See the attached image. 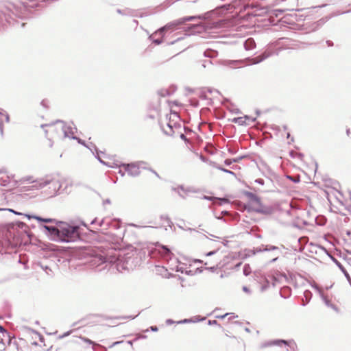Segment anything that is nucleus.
I'll return each mask as SVG.
<instances>
[{
  "mask_svg": "<svg viewBox=\"0 0 351 351\" xmlns=\"http://www.w3.org/2000/svg\"><path fill=\"white\" fill-rule=\"evenodd\" d=\"M141 168L144 169H147V165H141L140 166V169H141Z\"/></svg>",
  "mask_w": 351,
  "mask_h": 351,
  "instance_id": "60",
  "label": "nucleus"
},
{
  "mask_svg": "<svg viewBox=\"0 0 351 351\" xmlns=\"http://www.w3.org/2000/svg\"><path fill=\"white\" fill-rule=\"evenodd\" d=\"M160 128L163 132L168 136H174L178 130H182L180 123V117L176 112H171L165 118V123H160Z\"/></svg>",
  "mask_w": 351,
  "mask_h": 351,
  "instance_id": "4",
  "label": "nucleus"
},
{
  "mask_svg": "<svg viewBox=\"0 0 351 351\" xmlns=\"http://www.w3.org/2000/svg\"><path fill=\"white\" fill-rule=\"evenodd\" d=\"M176 135H180V138L182 139V140H186V136L183 133L181 132V130H178L176 132Z\"/></svg>",
  "mask_w": 351,
  "mask_h": 351,
  "instance_id": "39",
  "label": "nucleus"
},
{
  "mask_svg": "<svg viewBox=\"0 0 351 351\" xmlns=\"http://www.w3.org/2000/svg\"><path fill=\"white\" fill-rule=\"evenodd\" d=\"M199 97H200L201 98H204V99H205V98H206V97H207L205 92H202V93H200Z\"/></svg>",
  "mask_w": 351,
  "mask_h": 351,
  "instance_id": "48",
  "label": "nucleus"
},
{
  "mask_svg": "<svg viewBox=\"0 0 351 351\" xmlns=\"http://www.w3.org/2000/svg\"><path fill=\"white\" fill-rule=\"evenodd\" d=\"M151 328V330H152V331H154V332H156V331H157V330H158V328H157L156 326H151V328Z\"/></svg>",
  "mask_w": 351,
  "mask_h": 351,
  "instance_id": "57",
  "label": "nucleus"
},
{
  "mask_svg": "<svg viewBox=\"0 0 351 351\" xmlns=\"http://www.w3.org/2000/svg\"><path fill=\"white\" fill-rule=\"evenodd\" d=\"M196 19H201L200 16H185L180 19H178L177 20L173 21L169 23H167L164 27L160 28L158 32H156L155 34H156L158 32L160 34H162L163 32L168 30V29H173L175 27H176L178 25H182L186 21H193Z\"/></svg>",
  "mask_w": 351,
  "mask_h": 351,
  "instance_id": "7",
  "label": "nucleus"
},
{
  "mask_svg": "<svg viewBox=\"0 0 351 351\" xmlns=\"http://www.w3.org/2000/svg\"><path fill=\"white\" fill-rule=\"evenodd\" d=\"M5 173H6V171L5 170V171L2 174H0V184L3 186H8L10 185L11 186H14L15 185V184L14 183L13 184H11L12 182H14V181H12V178H10L7 174H5Z\"/></svg>",
  "mask_w": 351,
  "mask_h": 351,
  "instance_id": "16",
  "label": "nucleus"
},
{
  "mask_svg": "<svg viewBox=\"0 0 351 351\" xmlns=\"http://www.w3.org/2000/svg\"><path fill=\"white\" fill-rule=\"evenodd\" d=\"M334 261L335 262L338 267L341 269V271L343 273L348 281L351 284V278L348 271H346V269H345V267L337 260L334 258Z\"/></svg>",
  "mask_w": 351,
  "mask_h": 351,
  "instance_id": "21",
  "label": "nucleus"
},
{
  "mask_svg": "<svg viewBox=\"0 0 351 351\" xmlns=\"http://www.w3.org/2000/svg\"><path fill=\"white\" fill-rule=\"evenodd\" d=\"M243 291L246 292V293H250V289L247 287H243Z\"/></svg>",
  "mask_w": 351,
  "mask_h": 351,
  "instance_id": "51",
  "label": "nucleus"
},
{
  "mask_svg": "<svg viewBox=\"0 0 351 351\" xmlns=\"http://www.w3.org/2000/svg\"><path fill=\"white\" fill-rule=\"evenodd\" d=\"M141 165H147L145 161H137L130 164H122L121 167H123L125 171L132 177H136L140 175V166Z\"/></svg>",
  "mask_w": 351,
  "mask_h": 351,
  "instance_id": "9",
  "label": "nucleus"
},
{
  "mask_svg": "<svg viewBox=\"0 0 351 351\" xmlns=\"http://www.w3.org/2000/svg\"><path fill=\"white\" fill-rule=\"evenodd\" d=\"M228 315H229V313H226V314H224L223 315H220V316L217 315V316H216V317L217 318L223 319L224 317H226Z\"/></svg>",
  "mask_w": 351,
  "mask_h": 351,
  "instance_id": "47",
  "label": "nucleus"
},
{
  "mask_svg": "<svg viewBox=\"0 0 351 351\" xmlns=\"http://www.w3.org/2000/svg\"><path fill=\"white\" fill-rule=\"evenodd\" d=\"M90 145H91V147L87 146V147H88V149H90V150L93 154H94V152H93V148H94L95 151V152H96V153H97V155H98V151H97V147H96L95 145H92V144H90ZM96 157H97V158L98 159V160H99L101 163H103V164H104V165H106L109 166L107 163H106L105 162H104V161L100 158V157H99V156H97Z\"/></svg>",
  "mask_w": 351,
  "mask_h": 351,
  "instance_id": "26",
  "label": "nucleus"
},
{
  "mask_svg": "<svg viewBox=\"0 0 351 351\" xmlns=\"http://www.w3.org/2000/svg\"><path fill=\"white\" fill-rule=\"evenodd\" d=\"M43 269L46 272L47 275L51 274V269L47 266H42Z\"/></svg>",
  "mask_w": 351,
  "mask_h": 351,
  "instance_id": "36",
  "label": "nucleus"
},
{
  "mask_svg": "<svg viewBox=\"0 0 351 351\" xmlns=\"http://www.w3.org/2000/svg\"><path fill=\"white\" fill-rule=\"evenodd\" d=\"M304 296L306 298V302H308L311 298L312 293L310 291L306 290L304 292Z\"/></svg>",
  "mask_w": 351,
  "mask_h": 351,
  "instance_id": "33",
  "label": "nucleus"
},
{
  "mask_svg": "<svg viewBox=\"0 0 351 351\" xmlns=\"http://www.w3.org/2000/svg\"><path fill=\"white\" fill-rule=\"evenodd\" d=\"M322 300L324 302V304L329 308H332L336 312L339 311L338 308L333 304L331 303V302L324 295H322Z\"/></svg>",
  "mask_w": 351,
  "mask_h": 351,
  "instance_id": "23",
  "label": "nucleus"
},
{
  "mask_svg": "<svg viewBox=\"0 0 351 351\" xmlns=\"http://www.w3.org/2000/svg\"><path fill=\"white\" fill-rule=\"evenodd\" d=\"M204 55L205 57H215L217 56V53L215 51L213 50H206L204 51Z\"/></svg>",
  "mask_w": 351,
  "mask_h": 351,
  "instance_id": "31",
  "label": "nucleus"
},
{
  "mask_svg": "<svg viewBox=\"0 0 351 351\" xmlns=\"http://www.w3.org/2000/svg\"><path fill=\"white\" fill-rule=\"evenodd\" d=\"M3 116L5 117V122L8 123L10 121L9 114L5 110L0 109V133L2 136L3 135V124L1 117Z\"/></svg>",
  "mask_w": 351,
  "mask_h": 351,
  "instance_id": "17",
  "label": "nucleus"
},
{
  "mask_svg": "<svg viewBox=\"0 0 351 351\" xmlns=\"http://www.w3.org/2000/svg\"><path fill=\"white\" fill-rule=\"evenodd\" d=\"M280 294L282 298H288L291 295V289L288 287H285L281 289Z\"/></svg>",
  "mask_w": 351,
  "mask_h": 351,
  "instance_id": "24",
  "label": "nucleus"
},
{
  "mask_svg": "<svg viewBox=\"0 0 351 351\" xmlns=\"http://www.w3.org/2000/svg\"><path fill=\"white\" fill-rule=\"evenodd\" d=\"M243 272V274L246 276H249L251 274L252 270H251V267H250V265L245 264L244 265Z\"/></svg>",
  "mask_w": 351,
  "mask_h": 351,
  "instance_id": "30",
  "label": "nucleus"
},
{
  "mask_svg": "<svg viewBox=\"0 0 351 351\" xmlns=\"http://www.w3.org/2000/svg\"><path fill=\"white\" fill-rule=\"evenodd\" d=\"M214 167L217 168V169L220 170V171H222L225 173H227L228 174H230V175H233V176H235V173L234 172L230 171V170H228V169H226L223 167H220L219 165H214Z\"/></svg>",
  "mask_w": 351,
  "mask_h": 351,
  "instance_id": "29",
  "label": "nucleus"
},
{
  "mask_svg": "<svg viewBox=\"0 0 351 351\" xmlns=\"http://www.w3.org/2000/svg\"><path fill=\"white\" fill-rule=\"evenodd\" d=\"M82 340L85 343H88V344L93 345V346L97 345L94 341H93L92 340H90L86 337H82Z\"/></svg>",
  "mask_w": 351,
  "mask_h": 351,
  "instance_id": "35",
  "label": "nucleus"
},
{
  "mask_svg": "<svg viewBox=\"0 0 351 351\" xmlns=\"http://www.w3.org/2000/svg\"><path fill=\"white\" fill-rule=\"evenodd\" d=\"M203 198L205 199H208V200H211L212 199L211 197H208V196H204Z\"/></svg>",
  "mask_w": 351,
  "mask_h": 351,
  "instance_id": "62",
  "label": "nucleus"
},
{
  "mask_svg": "<svg viewBox=\"0 0 351 351\" xmlns=\"http://www.w3.org/2000/svg\"><path fill=\"white\" fill-rule=\"evenodd\" d=\"M11 342V336L10 333L0 326V350L4 349L6 344Z\"/></svg>",
  "mask_w": 351,
  "mask_h": 351,
  "instance_id": "11",
  "label": "nucleus"
},
{
  "mask_svg": "<svg viewBox=\"0 0 351 351\" xmlns=\"http://www.w3.org/2000/svg\"><path fill=\"white\" fill-rule=\"evenodd\" d=\"M17 226L19 228L23 229L24 230H25V229L27 227V225L23 222H19Z\"/></svg>",
  "mask_w": 351,
  "mask_h": 351,
  "instance_id": "37",
  "label": "nucleus"
},
{
  "mask_svg": "<svg viewBox=\"0 0 351 351\" xmlns=\"http://www.w3.org/2000/svg\"><path fill=\"white\" fill-rule=\"evenodd\" d=\"M59 221H60L55 222L56 226H54L47 225L43 226V228H45L47 231L49 235L54 241H57L58 237L59 235Z\"/></svg>",
  "mask_w": 351,
  "mask_h": 351,
  "instance_id": "13",
  "label": "nucleus"
},
{
  "mask_svg": "<svg viewBox=\"0 0 351 351\" xmlns=\"http://www.w3.org/2000/svg\"><path fill=\"white\" fill-rule=\"evenodd\" d=\"M317 223L319 226H323L326 223V219L324 217H322L320 221H318V219H316Z\"/></svg>",
  "mask_w": 351,
  "mask_h": 351,
  "instance_id": "38",
  "label": "nucleus"
},
{
  "mask_svg": "<svg viewBox=\"0 0 351 351\" xmlns=\"http://www.w3.org/2000/svg\"><path fill=\"white\" fill-rule=\"evenodd\" d=\"M267 251L277 252V253H276L277 256L276 258H273L272 262H274L277 260L278 255L280 253V250L279 247L277 246L271 245H262L261 247H256L254 250L253 254H255L256 253H258V252H267Z\"/></svg>",
  "mask_w": 351,
  "mask_h": 351,
  "instance_id": "12",
  "label": "nucleus"
},
{
  "mask_svg": "<svg viewBox=\"0 0 351 351\" xmlns=\"http://www.w3.org/2000/svg\"><path fill=\"white\" fill-rule=\"evenodd\" d=\"M104 204H110V200L109 199H107L104 200Z\"/></svg>",
  "mask_w": 351,
  "mask_h": 351,
  "instance_id": "61",
  "label": "nucleus"
},
{
  "mask_svg": "<svg viewBox=\"0 0 351 351\" xmlns=\"http://www.w3.org/2000/svg\"><path fill=\"white\" fill-rule=\"evenodd\" d=\"M23 6H16L12 3H0V27L6 24L14 25L15 18H22Z\"/></svg>",
  "mask_w": 351,
  "mask_h": 351,
  "instance_id": "1",
  "label": "nucleus"
},
{
  "mask_svg": "<svg viewBox=\"0 0 351 351\" xmlns=\"http://www.w3.org/2000/svg\"><path fill=\"white\" fill-rule=\"evenodd\" d=\"M99 226L109 227L110 228H111L112 230H117L118 232L117 233V235L119 239L123 238L124 233L125 232V229L121 228V221L119 219H114L112 220H108L106 219H103L99 223Z\"/></svg>",
  "mask_w": 351,
  "mask_h": 351,
  "instance_id": "6",
  "label": "nucleus"
},
{
  "mask_svg": "<svg viewBox=\"0 0 351 351\" xmlns=\"http://www.w3.org/2000/svg\"><path fill=\"white\" fill-rule=\"evenodd\" d=\"M216 324H217V321H215V320H213V321L209 320L208 321V324H210V325Z\"/></svg>",
  "mask_w": 351,
  "mask_h": 351,
  "instance_id": "55",
  "label": "nucleus"
},
{
  "mask_svg": "<svg viewBox=\"0 0 351 351\" xmlns=\"http://www.w3.org/2000/svg\"><path fill=\"white\" fill-rule=\"evenodd\" d=\"M246 120H250L251 121H254L256 120L255 118L250 119L248 116H245L243 117H237L232 119V122L239 124V125H243L246 124Z\"/></svg>",
  "mask_w": 351,
  "mask_h": 351,
  "instance_id": "18",
  "label": "nucleus"
},
{
  "mask_svg": "<svg viewBox=\"0 0 351 351\" xmlns=\"http://www.w3.org/2000/svg\"><path fill=\"white\" fill-rule=\"evenodd\" d=\"M282 345H285V346H289L293 351L295 350V349L297 347L295 343L293 340L287 341V340H283V339H276V340L267 341L264 343H262L259 346V348L261 349H263L267 347L273 346H276L280 347V346H282Z\"/></svg>",
  "mask_w": 351,
  "mask_h": 351,
  "instance_id": "8",
  "label": "nucleus"
},
{
  "mask_svg": "<svg viewBox=\"0 0 351 351\" xmlns=\"http://www.w3.org/2000/svg\"><path fill=\"white\" fill-rule=\"evenodd\" d=\"M326 44L328 47H332L333 46V43L331 41V40H327L326 41Z\"/></svg>",
  "mask_w": 351,
  "mask_h": 351,
  "instance_id": "49",
  "label": "nucleus"
},
{
  "mask_svg": "<svg viewBox=\"0 0 351 351\" xmlns=\"http://www.w3.org/2000/svg\"><path fill=\"white\" fill-rule=\"evenodd\" d=\"M76 140H77L78 143H80V144H82V145H85L84 143V141H83L82 140H81L80 138H78L76 137L75 138Z\"/></svg>",
  "mask_w": 351,
  "mask_h": 351,
  "instance_id": "54",
  "label": "nucleus"
},
{
  "mask_svg": "<svg viewBox=\"0 0 351 351\" xmlns=\"http://www.w3.org/2000/svg\"><path fill=\"white\" fill-rule=\"evenodd\" d=\"M176 271H178L182 274H184V273L186 274L187 271L186 270L185 265L184 263H182L180 261V263H178V269H176Z\"/></svg>",
  "mask_w": 351,
  "mask_h": 351,
  "instance_id": "27",
  "label": "nucleus"
},
{
  "mask_svg": "<svg viewBox=\"0 0 351 351\" xmlns=\"http://www.w3.org/2000/svg\"><path fill=\"white\" fill-rule=\"evenodd\" d=\"M229 315H230V317H229V319H231L232 318L237 317V315H234V313H229Z\"/></svg>",
  "mask_w": 351,
  "mask_h": 351,
  "instance_id": "56",
  "label": "nucleus"
},
{
  "mask_svg": "<svg viewBox=\"0 0 351 351\" xmlns=\"http://www.w3.org/2000/svg\"><path fill=\"white\" fill-rule=\"evenodd\" d=\"M255 47H256V43H255L254 40L252 38H249L244 42V47H245V50H247V51L252 50V49H254Z\"/></svg>",
  "mask_w": 351,
  "mask_h": 351,
  "instance_id": "19",
  "label": "nucleus"
},
{
  "mask_svg": "<svg viewBox=\"0 0 351 351\" xmlns=\"http://www.w3.org/2000/svg\"><path fill=\"white\" fill-rule=\"evenodd\" d=\"M269 287V282L266 280V284L261 287V291H265Z\"/></svg>",
  "mask_w": 351,
  "mask_h": 351,
  "instance_id": "41",
  "label": "nucleus"
},
{
  "mask_svg": "<svg viewBox=\"0 0 351 351\" xmlns=\"http://www.w3.org/2000/svg\"><path fill=\"white\" fill-rule=\"evenodd\" d=\"M191 29H193L191 30L192 33H199L200 32V29H203V27L200 24H196L191 25Z\"/></svg>",
  "mask_w": 351,
  "mask_h": 351,
  "instance_id": "28",
  "label": "nucleus"
},
{
  "mask_svg": "<svg viewBox=\"0 0 351 351\" xmlns=\"http://www.w3.org/2000/svg\"><path fill=\"white\" fill-rule=\"evenodd\" d=\"M5 171V168H1L0 169V174H2Z\"/></svg>",
  "mask_w": 351,
  "mask_h": 351,
  "instance_id": "63",
  "label": "nucleus"
},
{
  "mask_svg": "<svg viewBox=\"0 0 351 351\" xmlns=\"http://www.w3.org/2000/svg\"><path fill=\"white\" fill-rule=\"evenodd\" d=\"M42 128H48V129L45 130V133L46 136L51 140L50 137L49 136V133H59L60 131V124L57 123V121L55 123H50V124H43L41 125Z\"/></svg>",
  "mask_w": 351,
  "mask_h": 351,
  "instance_id": "14",
  "label": "nucleus"
},
{
  "mask_svg": "<svg viewBox=\"0 0 351 351\" xmlns=\"http://www.w3.org/2000/svg\"><path fill=\"white\" fill-rule=\"evenodd\" d=\"M80 239V228L64 221H59V235L57 241L74 242Z\"/></svg>",
  "mask_w": 351,
  "mask_h": 351,
  "instance_id": "3",
  "label": "nucleus"
},
{
  "mask_svg": "<svg viewBox=\"0 0 351 351\" xmlns=\"http://www.w3.org/2000/svg\"><path fill=\"white\" fill-rule=\"evenodd\" d=\"M288 178L289 179H291V180H293V182H298L300 181V179L298 178L296 179H293L291 176H288Z\"/></svg>",
  "mask_w": 351,
  "mask_h": 351,
  "instance_id": "50",
  "label": "nucleus"
},
{
  "mask_svg": "<svg viewBox=\"0 0 351 351\" xmlns=\"http://www.w3.org/2000/svg\"><path fill=\"white\" fill-rule=\"evenodd\" d=\"M153 43H155L156 45H160L162 43V39H154V40H153Z\"/></svg>",
  "mask_w": 351,
  "mask_h": 351,
  "instance_id": "44",
  "label": "nucleus"
},
{
  "mask_svg": "<svg viewBox=\"0 0 351 351\" xmlns=\"http://www.w3.org/2000/svg\"><path fill=\"white\" fill-rule=\"evenodd\" d=\"M173 189L176 191L180 197H184V195L181 193V191L185 192V190L182 186H178V188H173Z\"/></svg>",
  "mask_w": 351,
  "mask_h": 351,
  "instance_id": "34",
  "label": "nucleus"
},
{
  "mask_svg": "<svg viewBox=\"0 0 351 351\" xmlns=\"http://www.w3.org/2000/svg\"><path fill=\"white\" fill-rule=\"evenodd\" d=\"M241 158H242V157H239V158H233L232 161H233V162H238Z\"/></svg>",
  "mask_w": 351,
  "mask_h": 351,
  "instance_id": "52",
  "label": "nucleus"
},
{
  "mask_svg": "<svg viewBox=\"0 0 351 351\" xmlns=\"http://www.w3.org/2000/svg\"><path fill=\"white\" fill-rule=\"evenodd\" d=\"M158 93L161 97H166L171 94L168 89H160L158 91Z\"/></svg>",
  "mask_w": 351,
  "mask_h": 351,
  "instance_id": "32",
  "label": "nucleus"
},
{
  "mask_svg": "<svg viewBox=\"0 0 351 351\" xmlns=\"http://www.w3.org/2000/svg\"><path fill=\"white\" fill-rule=\"evenodd\" d=\"M245 195L247 197L250 198V199L251 201H252L256 204H260V202H261L260 198L254 193H251V192H246Z\"/></svg>",
  "mask_w": 351,
  "mask_h": 351,
  "instance_id": "25",
  "label": "nucleus"
},
{
  "mask_svg": "<svg viewBox=\"0 0 351 351\" xmlns=\"http://www.w3.org/2000/svg\"><path fill=\"white\" fill-rule=\"evenodd\" d=\"M28 219L34 218L38 220V221L45 222V223H55L58 221L57 220L51 218H42L38 216H30V215H26Z\"/></svg>",
  "mask_w": 351,
  "mask_h": 351,
  "instance_id": "22",
  "label": "nucleus"
},
{
  "mask_svg": "<svg viewBox=\"0 0 351 351\" xmlns=\"http://www.w3.org/2000/svg\"><path fill=\"white\" fill-rule=\"evenodd\" d=\"M215 253V251H211V252L207 253L206 255L207 256H211V255L214 254Z\"/></svg>",
  "mask_w": 351,
  "mask_h": 351,
  "instance_id": "59",
  "label": "nucleus"
},
{
  "mask_svg": "<svg viewBox=\"0 0 351 351\" xmlns=\"http://www.w3.org/2000/svg\"><path fill=\"white\" fill-rule=\"evenodd\" d=\"M158 250L159 254L167 260V267L170 270L176 271L178 269V265L180 261L175 257L167 246L161 245L158 247Z\"/></svg>",
  "mask_w": 351,
  "mask_h": 351,
  "instance_id": "5",
  "label": "nucleus"
},
{
  "mask_svg": "<svg viewBox=\"0 0 351 351\" xmlns=\"http://www.w3.org/2000/svg\"><path fill=\"white\" fill-rule=\"evenodd\" d=\"M57 123L60 124V130L64 138H76L74 134L77 131V128L73 123L66 124L64 121L58 120Z\"/></svg>",
  "mask_w": 351,
  "mask_h": 351,
  "instance_id": "10",
  "label": "nucleus"
},
{
  "mask_svg": "<svg viewBox=\"0 0 351 351\" xmlns=\"http://www.w3.org/2000/svg\"><path fill=\"white\" fill-rule=\"evenodd\" d=\"M149 170L155 174V176H156L157 177L159 178V175L158 174V173L156 171H155L154 170L152 169H149Z\"/></svg>",
  "mask_w": 351,
  "mask_h": 351,
  "instance_id": "58",
  "label": "nucleus"
},
{
  "mask_svg": "<svg viewBox=\"0 0 351 351\" xmlns=\"http://www.w3.org/2000/svg\"><path fill=\"white\" fill-rule=\"evenodd\" d=\"M233 162L232 159H226L224 161V163L226 165H230Z\"/></svg>",
  "mask_w": 351,
  "mask_h": 351,
  "instance_id": "40",
  "label": "nucleus"
},
{
  "mask_svg": "<svg viewBox=\"0 0 351 351\" xmlns=\"http://www.w3.org/2000/svg\"><path fill=\"white\" fill-rule=\"evenodd\" d=\"M191 322V319H183V320H181V321L178 322L177 323H178V324H184V323H189V322Z\"/></svg>",
  "mask_w": 351,
  "mask_h": 351,
  "instance_id": "42",
  "label": "nucleus"
},
{
  "mask_svg": "<svg viewBox=\"0 0 351 351\" xmlns=\"http://www.w3.org/2000/svg\"><path fill=\"white\" fill-rule=\"evenodd\" d=\"M211 64L210 60H205L202 64V66L206 67L208 64Z\"/></svg>",
  "mask_w": 351,
  "mask_h": 351,
  "instance_id": "45",
  "label": "nucleus"
},
{
  "mask_svg": "<svg viewBox=\"0 0 351 351\" xmlns=\"http://www.w3.org/2000/svg\"><path fill=\"white\" fill-rule=\"evenodd\" d=\"M96 222H97V219H93V220L91 221V223H90L93 225V224H95V223H96Z\"/></svg>",
  "mask_w": 351,
  "mask_h": 351,
  "instance_id": "64",
  "label": "nucleus"
},
{
  "mask_svg": "<svg viewBox=\"0 0 351 351\" xmlns=\"http://www.w3.org/2000/svg\"><path fill=\"white\" fill-rule=\"evenodd\" d=\"M25 182H28L29 183L32 184L31 186H26L27 188V190H38L49 186V189L50 190V196L55 195L61 188L60 182L58 179L49 176L36 180H33L32 177L28 176L23 178L21 180L22 183H25Z\"/></svg>",
  "mask_w": 351,
  "mask_h": 351,
  "instance_id": "2",
  "label": "nucleus"
},
{
  "mask_svg": "<svg viewBox=\"0 0 351 351\" xmlns=\"http://www.w3.org/2000/svg\"><path fill=\"white\" fill-rule=\"evenodd\" d=\"M329 19H330L329 16H326V17H324V18L319 19V21H316L315 23H314L313 24V30L315 31V30L319 29L324 24H325L328 21Z\"/></svg>",
  "mask_w": 351,
  "mask_h": 351,
  "instance_id": "20",
  "label": "nucleus"
},
{
  "mask_svg": "<svg viewBox=\"0 0 351 351\" xmlns=\"http://www.w3.org/2000/svg\"><path fill=\"white\" fill-rule=\"evenodd\" d=\"M271 56V53L269 51H264L262 54H261L258 56H256L254 58H249L247 59L248 61V64H256L258 63L261 62L262 61L265 60L267 58Z\"/></svg>",
  "mask_w": 351,
  "mask_h": 351,
  "instance_id": "15",
  "label": "nucleus"
},
{
  "mask_svg": "<svg viewBox=\"0 0 351 351\" xmlns=\"http://www.w3.org/2000/svg\"><path fill=\"white\" fill-rule=\"evenodd\" d=\"M173 323H174V321H173V320H172V319H167V320H166V324H167V325H171V324H173Z\"/></svg>",
  "mask_w": 351,
  "mask_h": 351,
  "instance_id": "46",
  "label": "nucleus"
},
{
  "mask_svg": "<svg viewBox=\"0 0 351 351\" xmlns=\"http://www.w3.org/2000/svg\"><path fill=\"white\" fill-rule=\"evenodd\" d=\"M117 12H118V13H119V14H126V13L125 12V11H124V10H120V9H118V10H117Z\"/></svg>",
  "mask_w": 351,
  "mask_h": 351,
  "instance_id": "53",
  "label": "nucleus"
},
{
  "mask_svg": "<svg viewBox=\"0 0 351 351\" xmlns=\"http://www.w3.org/2000/svg\"><path fill=\"white\" fill-rule=\"evenodd\" d=\"M255 182H256V183H258V184H259L261 185H263L264 184V180L263 179H261V178L256 179L255 180Z\"/></svg>",
  "mask_w": 351,
  "mask_h": 351,
  "instance_id": "43",
  "label": "nucleus"
}]
</instances>
